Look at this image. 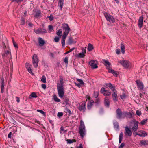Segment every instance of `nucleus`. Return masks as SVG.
Listing matches in <instances>:
<instances>
[{"label":"nucleus","instance_id":"1","mask_svg":"<svg viewBox=\"0 0 148 148\" xmlns=\"http://www.w3.org/2000/svg\"><path fill=\"white\" fill-rule=\"evenodd\" d=\"M60 83H57V88L58 96L60 98H62L64 94V88L63 87V78L62 76H59Z\"/></svg>","mask_w":148,"mask_h":148},{"label":"nucleus","instance_id":"2","mask_svg":"<svg viewBox=\"0 0 148 148\" xmlns=\"http://www.w3.org/2000/svg\"><path fill=\"white\" fill-rule=\"evenodd\" d=\"M105 85L107 86L112 91L113 93L112 95L113 100L115 101H117L118 100L117 91L115 90V86L112 85L111 83H106Z\"/></svg>","mask_w":148,"mask_h":148},{"label":"nucleus","instance_id":"3","mask_svg":"<svg viewBox=\"0 0 148 148\" xmlns=\"http://www.w3.org/2000/svg\"><path fill=\"white\" fill-rule=\"evenodd\" d=\"M85 127L83 121H80V125L79 127V133L81 138H83L86 134Z\"/></svg>","mask_w":148,"mask_h":148},{"label":"nucleus","instance_id":"4","mask_svg":"<svg viewBox=\"0 0 148 148\" xmlns=\"http://www.w3.org/2000/svg\"><path fill=\"white\" fill-rule=\"evenodd\" d=\"M116 117L119 119H124L125 118V112H122L120 108L117 109L116 111Z\"/></svg>","mask_w":148,"mask_h":148},{"label":"nucleus","instance_id":"5","mask_svg":"<svg viewBox=\"0 0 148 148\" xmlns=\"http://www.w3.org/2000/svg\"><path fill=\"white\" fill-rule=\"evenodd\" d=\"M104 16L107 20L110 23H113L115 21V19L112 15L109 13L105 12L104 13Z\"/></svg>","mask_w":148,"mask_h":148},{"label":"nucleus","instance_id":"6","mask_svg":"<svg viewBox=\"0 0 148 148\" xmlns=\"http://www.w3.org/2000/svg\"><path fill=\"white\" fill-rule=\"evenodd\" d=\"M32 60V63L34 66L35 68H37L38 66L39 60L36 54H34L33 56Z\"/></svg>","mask_w":148,"mask_h":148},{"label":"nucleus","instance_id":"7","mask_svg":"<svg viewBox=\"0 0 148 148\" xmlns=\"http://www.w3.org/2000/svg\"><path fill=\"white\" fill-rule=\"evenodd\" d=\"M63 29L64 30H65V31L63 33V34L66 35H68L69 32L71 30L67 24H65L63 25Z\"/></svg>","mask_w":148,"mask_h":148},{"label":"nucleus","instance_id":"8","mask_svg":"<svg viewBox=\"0 0 148 148\" xmlns=\"http://www.w3.org/2000/svg\"><path fill=\"white\" fill-rule=\"evenodd\" d=\"M119 62L125 68H128L129 66L130 62L127 60H120Z\"/></svg>","mask_w":148,"mask_h":148},{"label":"nucleus","instance_id":"9","mask_svg":"<svg viewBox=\"0 0 148 148\" xmlns=\"http://www.w3.org/2000/svg\"><path fill=\"white\" fill-rule=\"evenodd\" d=\"M86 103L85 101H83L82 104L79 106L78 109L80 111H82L83 112L85 111L86 109Z\"/></svg>","mask_w":148,"mask_h":148},{"label":"nucleus","instance_id":"10","mask_svg":"<svg viewBox=\"0 0 148 148\" xmlns=\"http://www.w3.org/2000/svg\"><path fill=\"white\" fill-rule=\"evenodd\" d=\"M136 82L138 89L141 90H143L144 88L143 83L140 80H137Z\"/></svg>","mask_w":148,"mask_h":148},{"label":"nucleus","instance_id":"11","mask_svg":"<svg viewBox=\"0 0 148 148\" xmlns=\"http://www.w3.org/2000/svg\"><path fill=\"white\" fill-rule=\"evenodd\" d=\"M143 16H140L138 21V26L139 28H141L143 25Z\"/></svg>","mask_w":148,"mask_h":148},{"label":"nucleus","instance_id":"12","mask_svg":"<svg viewBox=\"0 0 148 148\" xmlns=\"http://www.w3.org/2000/svg\"><path fill=\"white\" fill-rule=\"evenodd\" d=\"M96 61L95 60H92L89 62V64L92 68L95 69L98 67V66L96 63Z\"/></svg>","mask_w":148,"mask_h":148},{"label":"nucleus","instance_id":"13","mask_svg":"<svg viewBox=\"0 0 148 148\" xmlns=\"http://www.w3.org/2000/svg\"><path fill=\"white\" fill-rule=\"evenodd\" d=\"M125 134L126 136H131L132 135V132L129 128L127 127L125 128Z\"/></svg>","mask_w":148,"mask_h":148},{"label":"nucleus","instance_id":"14","mask_svg":"<svg viewBox=\"0 0 148 148\" xmlns=\"http://www.w3.org/2000/svg\"><path fill=\"white\" fill-rule=\"evenodd\" d=\"M25 66L28 72L32 75H33L34 73H32L31 68V65L29 63H26Z\"/></svg>","mask_w":148,"mask_h":148},{"label":"nucleus","instance_id":"15","mask_svg":"<svg viewBox=\"0 0 148 148\" xmlns=\"http://www.w3.org/2000/svg\"><path fill=\"white\" fill-rule=\"evenodd\" d=\"M95 103L94 101L91 99L90 101H89L87 105V107L88 109L90 110L92 108V107L93 106V104Z\"/></svg>","mask_w":148,"mask_h":148},{"label":"nucleus","instance_id":"16","mask_svg":"<svg viewBox=\"0 0 148 148\" xmlns=\"http://www.w3.org/2000/svg\"><path fill=\"white\" fill-rule=\"evenodd\" d=\"M35 32L38 34L40 33H47V31L44 28H40V29H37L36 30Z\"/></svg>","mask_w":148,"mask_h":148},{"label":"nucleus","instance_id":"17","mask_svg":"<svg viewBox=\"0 0 148 148\" xmlns=\"http://www.w3.org/2000/svg\"><path fill=\"white\" fill-rule=\"evenodd\" d=\"M104 104L105 106L109 108L110 106V101L109 98L106 97L104 99Z\"/></svg>","mask_w":148,"mask_h":148},{"label":"nucleus","instance_id":"18","mask_svg":"<svg viewBox=\"0 0 148 148\" xmlns=\"http://www.w3.org/2000/svg\"><path fill=\"white\" fill-rule=\"evenodd\" d=\"M1 93H3L4 92V78L1 77Z\"/></svg>","mask_w":148,"mask_h":148},{"label":"nucleus","instance_id":"19","mask_svg":"<svg viewBox=\"0 0 148 148\" xmlns=\"http://www.w3.org/2000/svg\"><path fill=\"white\" fill-rule=\"evenodd\" d=\"M76 42V41H74L73 39L71 37L68 39L67 42V44L68 45H70L73 43H75Z\"/></svg>","mask_w":148,"mask_h":148},{"label":"nucleus","instance_id":"20","mask_svg":"<svg viewBox=\"0 0 148 148\" xmlns=\"http://www.w3.org/2000/svg\"><path fill=\"white\" fill-rule=\"evenodd\" d=\"M107 69L108 70L109 73H111L116 77L117 76L118 74L116 71L113 69H110V68H107Z\"/></svg>","mask_w":148,"mask_h":148},{"label":"nucleus","instance_id":"21","mask_svg":"<svg viewBox=\"0 0 148 148\" xmlns=\"http://www.w3.org/2000/svg\"><path fill=\"white\" fill-rule=\"evenodd\" d=\"M103 61L104 63V65L106 66L107 68H110V66L111 65V63L109 62L108 60H103Z\"/></svg>","mask_w":148,"mask_h":148},{"label":"nucleus","instance_id":"22","mask_svg":"<svg viewBox=\"0 0 148 148\" xmlns=\"http://www.w3.org/2000/svg\"><path fill=\"white\" fill-rule=\"evenodd\" d=\"M140 145L142 147H145L146 145H148V144L147 143V141L146 140H141L140 141Z\"/></svg>","mask_w":148,"mask_h":148},{"label":"nucleus","instance_id":"23","mask_svg":"<svg viewBox=\"0 0 148 148\" xmlns=\"http://www.w3.org/2000/svg\"><path fill=\"white\" fill-rule=\"evenodd\" d=\"M59 2L58 6H59L60 8V10H62L63 8L64 4V0H59Z\"/></svg>","mask_w":148,"mask_h":148},{"label":"nucleus","instance_id":"24","mask_svg":"<svg viewBox=\"0 0 148 148\" xmlns=\"http://www.w3.org/2000/svg\"><path fill=\"white\" fill-rule=\"evenodd\" d=\"M38 40L39 43L40 45L41 46H43L45 43L44 40L40 37L38 38Z\"/></svg>","mask_w":148,"mask_h":148},{"label":"nucleus","instance_id":"25","mask_svg":"<svg viewBox=\"0 0 148 148\" xmlns=\"http://www.w3.org/2000/svg\"><path fill=\"white\" fill-rule=\"evenodd\" d=\"M140 132L141 133L140 134H138V136L141 137H144L147 136V133L145 131L143 130L140 131Z\"/></svg>","mask_w":148,"mask_h":148},{"label":"nucleus","instance_id":"26","mask_svg":"<svg viewBox=\"0 0 148 148\" xmlns=\"http://www.w3.org/2000/svg\"><path fill=\"white\" fill-rule=\"evenodd\" d=\"M121 50L122 53L123 54H124L125 51V47L123 43L121 44Z\"/></svg>","mask_w":148,"mask_h":148},{"label":"nucleus","instance_id":"27","mask_svg":"<svg viewBox=\"0 0 148 148\" xmlns=\"http://www.w3.org/2000/svg\"><path fill=\"white\" fill-rule=\"evenodd\" d=\"M114 128L116 130H118L119 129V123L117 121H115L113 123Z\"/></svg>","mask_w":148,"mask_h":148},{"label":"nucleus","instance_id":"28","mask_svg":"<svg viewBox=\"0 0 148 148\" xmlns=\"http://www.w3.org/2000/svg\"><path fill=\"white\" fill-rule=\"evenodd\" d=\"M41 12L40 10H38L35 13L34 15V17L35 18H38L41 16Z\"/></svg>","mask_w":148,"mask_h":148},{"label":"nucleus","instance_id":"29","mask_svg":"<svg viewBox=\"0 0 148 148\" xmlns=\"http://www.w3.org/2000/svg\"><path fill=\"white\" fill-rule=\"evenodd\" d=\"M94 48L93 45L90 43H89L88 45V49L89 51H92Z\"/></svg>","mask_w":148,"mask_h":148},{"label":"nucleus","instance_id":"30","mask_svg":"<svg viewBox=\"0 0 148 148\" xmlns=\"http://www.w3.org/2000/svg\"><path fill=\"white\" fill-rule=\"evenodd\" d=\"M53 100L57 102H59L60 101V100L58 99L55 95H53Z\"/></svg>","mask_w":148,"mask_h":148},{"label":"nucleus","instance_id":"31","mask_svg":"<svg viewBox=\"0 0 148 148\" xmlns=\"http://www.w3.org/2000/svg\"><path fill=\"white\" fill-rule=\"evenodd\" d=\"M126 115L127 116V117L130 118H131L132 117V114L130 112H125V117L126 116Z\"/></svg>","mask_w":148,"mask_h":148},{"label":"nucleus","instance_id":"32","mask_svg":"<svg viewBox=\"0 0 148 148\" xmlns=\"http://www.w3.org/2000/svg\"><path fill=\"white\" fill-rule=\"evenodd\" d=\"M62 31L61 29L58 30L56 32V34L57 35L61 37L62 36Z\"/></svg>","mask_w":148,"mask_h":148},{"label":"nucleus","instance_id":"33","mask_svg":"<svg viewBox=\"0 0 148 148\" xmlns=\"http://www.w3.org/2000/svg\"><path fill=\"white\" fill-rule=\"evenodd\" d=\"M85 56V55L82 52L79 53L77 55V57L79 58H83Z\"/></svg>","mask_w":148,"mask_h":148},{"label":"nucleus","instance_id":"34","mask_svg":"<svg viewBox=\"0 0 148 148\" xmlns=\"http://www.w3.org/2000/svg\"><path fill=\"white\" fill-rule=\"evenodd\" d=\"M30 96H31L33 98H36L37 97L36 94L35 92H32L30 94Z\"/></svg>","mask_w":148,"mask_h":148},{"label":"nucleus","instance_id":"35","mask_svg":"<svg viewBox=\"0 0 148 148\" xmlns=\"http://www.w3.org/2000/svg\"><path fill=\"white\" fill-rule=\"evenodd\" d=\"M41 81L44 83H46V78L44 75H43L41 79Z\"/></svg>","mask_w":148,"mask_h":148},{"label":"nucleus","instance_id":"36","mask_svg":"<svg viewBox=\"0 0 148 148\" xmlns=\"http://www.w3.org/2000/svg\"><path fill=\"white\" fill-rule=\"evenodd\" d=\"M106 90H105V89L104 88L102 87L101 89L100 92L104 95H105V93L106 92Z\"/></svg>","mask_w":148,"mask_h":148},{"label":"nucleus","instance_id":"37","mask_svg":"<svg viewBox=\"0 0 148 148\" xmlns=\"http://www.w3.org/2000/svg\"><path fill=\"white\" fill-rule=\"evenodd\" d=\"M99 95V92L97 91H94V96L95 98H97Z\"/></svg>","mask_w":148,"mask_h":148},{"label":"nucleus","instance_id":"38","mask_svg":"<svg viewBox=\"0 0 148 148\" xmlns=\"http://www.w3.org/2000/svg\"><path fill=\"white\" fill-rule=\"evenodd\" d=\"M25 24V19L23 17H21V25H24Z\"/></svg>","mask_w":148,"mask_h":148},{"label":"nucleus","instance_id":"39","mask_svg":"<svg viewBox=\"0 0 148 148\" xmlns=\"http://www.w3.org/2000/svg\"><path fill=\"white\" fill-rule=\"evenodd\" d=\"M111 94V92H109L108 90H106L105 93V95H104L106 96H108L110 95Z\"/></svg>","mask_w":148,"mask_h":148},{"label":"nucleus","instance_id":"40","mask_svg":"<svg viewBox=\"0 0 148 148\" xmlns=\"http://www.w3.org/2000/svg\"><path fill=\"white\" fill-rule=\"evenodd\" d=\"M77 81L79 82V83L82 86V85H84V83L83 82V80L82 79H77Z\"/></svg>","mask_w":148,"mask_h":148},{"label":"nucleus","instance_id":"41","mask_svg":"<svg viewBox=\"0 0 148 148\" xmlns=\"http://www.w3.org/2000/svg\"><path fill=\"white\" fill-rule=\"evenodd\" d=\"M65 110V111H64V113L66 112V113L67 112H68L69 115H70L71 114V111L69 109L67 108H66Z\"/></svg>","mask_w":148,"mask_h":148},{"label":"nucleus","instance_id":"42","mask_svg":"<svg viewBox=\"0 0 148 148\" xmlns=\"http://www.w3.org/2000/svg\"><path fill=\"white\" fill-rule=\"evenodd\" d=\"M60 37H58V36H56L54 38V40L55 42H58L60 40Z\"/></svg>","mask_w":148,"mask_h":148},{"label":"nucleus","instance_id":"43","mask_svg":"<svg viewBox=\"0 0 148 148\" xmlns=\"http://www.w3.org/2000/svg\"><path fill=\"white\" fill-rule=\"evenodd\" d=\"M147 121V119H144L140 122V124L141 125H144L146 123Z\"/></svg>","mask_w":148,"mask_h":148},{"label":"nucleus","instance_id":"44","mask_svg":"<svg viewBox=\"0 0 148 148\" xmlns=\"http://www.w3.org/2000/svg\"><path fill=\"white\" fill-rule=\"evenodd\" d=\"M37 111L40 113H41L43 115H45V112L42 110H40L38 109L37 110Z\"/></svg>","mask_w":148,"mask_h":148},{"label":"nucleus","instance_id":"45","mask_svg":"<svg viewBox=\"0 0 148 148\" xmlns=\"http://www.w3.org/2000/svg\"><path fill=\"white\" fill-rule=\"evenodd\" d=\"M136 114L138 116H140L141 114V112L139 110H137L136 111Z\"/></svg>","mask_w":148,"mask_h":148},{"label":"nucleus","instance_id":"46","mask_svg":"<svg viewBox=\"0 0 148 148\" xmlns=\"http://www.w3.org/2000/svg\"><path fill=\"white\" fill-rule=\"evenodd\" d=\"M63 113L62 112H58V113L57 116L59 117H60L63 116Z\"/></svg>","mask_w":148,"mask_h":148},{"label":"nucleus","instance_id":"47","mask_svg":"<svg viewBox=\"0 0 148 148\" xmlns=\"http://www.w3.org/2000/svg\"><path fill=\"white\" fill-rule=\"evenodd\" d=\"M100 99L99 98H97L96 99L95 102H94L95 103H96L97 104H99L100 102Z\"/></svg>","mask_w":148,"mask_h":148},{"label":"nucleus","instance_id":"48","mask_svg":"<svg viewBox=\"0 0 148 148\" xmlns=\"http://www.w3.org/2000/svg\"><path fill=\"white\" fill-rule=\"evenodd\" d=\"M75 49V48L74 47H73V48H71V49H70V50L69 51H67V52L65 53L64 54H66L69 53L70 52H71L72 51H73Z\"/></svg>","mask_w":148,"mask_h":148},{"label":"nucleus","instance_id":"49","mask_svg":"<svg viewBox=\"0 0 148 148\" xmlns=\"http://www.w3.org/2000/svg\"><path fill=\"white\" fill-rule=\"evenodd\" d=\"M48 18L50 21H52L53 19V17L52 14H51L50 16L48 17Z\"/></svg>","mask_w":148,"mask_h":148},{"label":"nucleus","instance_id":"50","mask_svg":"<svg viewBox=\"0 0 148 148\" xmlns=\"http://www.w3.org/2000/svg\"><path fill=\"white\" fill-rule=\"evenodd\" d=\"M67 35L63 34L61 40H65L66 37Z\"/></svg>","mask_w":148,"mask_h":148},{"label":"nucleus","instance_id":"51","mask_svg":"<svg viewBox=\"0 0 148 148\" xmlns=\"http://www.w3.org/2000/svg\"><path fill=\"white\" fill-rule=\"evenodd\" d=\"M134 121L135 123H134V126H136L138 127V121H137L135 120H134Z\"/></svg>","mask_w":148,"mask_h":148},{"label":"nucleus","instance_id":"52","mask_svg":"<svg viewBox=\"0 0 148 148\" xmlns=\"http://www.w3.org/2000/svg\"><path fill=\"white\" fill-rule=\"evenodd\" d=\"M53 27L52 25H49L48 26V29L49 30L51 31L53 29Z\"/></svg>","mask_w":148,"mask_h":148},{"label":"nucleus","instance_id":"53","mask_svg":"<svg viewBox=\"0 0 148 148\" xmlns=\"http://www.w3.org/2000/svg\"><path fill=\"white\" fill-rule=\"evenodd\" d=\"M68 57H66L64 60V61L65 63H68Z\"/></svg>","mask_w":148,"mask_h":148},{"label":"nucleus","instance_id":"54","mask_svg":"<svg viewBox=\"0 0 148 148\" xmlns=\"http://www.w3.org/2000/svg\"><path fill=\"white\" fill-rule=\"evenodd\" d=\"M64 101L67 103H68L69 100L67 97H65L64 98Z\"/></svg>","mask_w":148,"mask_h":148},{"label":"nucleus","instance_id":"55","mask_svg":"<svg viewBox=\"0 0 148 148\" xmlns=\"http://www.w3.org/2000/svg\"><path fill=\"white\" fill-rule=\"evenodd\" d=\"M67 143L68 144H71L73 143L72 140L70 139H68L66 140Z\"/></svg>","mask_w":148,"mask_h":148},{"label":"nucleus","instance_id":"56","mask_svg":"<svg viewBox=\"0 0 148 148\" xmlns=\"http://www.w3.org/2000/svg\"><path fill=\"white\" fill-rule=\"evenodd\" d=\"M86 50L85 49H84L82 47V53L85 54L86 53Z\"/></svg>","mask_w":148,"mask_h":148},{"label":"nucleus","instance_id":"57","mask_svg":"<svg viewBox=\"0 0 148 148\" xmlns=\"http://www.w3.org/2000/svg\"><path fill=\"white\" fill-rule=\"evenodd\" d=\"M125 145L124 143H122L121 145L119 146V148H123V147Z\"/></svg>","mask_w":148,"mask_h":148},{"label":"nucleus","instance_id":"58","mask_svg":"<svg viewBox=\"0 0 148 148\" xmlns=\"http://www.w3.org/2000/svg\"><path fill=\"white\" fill-rule=\"evenodd\" d=\"M23 0H13L12 2H15L16 3H18L22 1Z\"/></svg>","mask_w":148,"mask_h":148},{"label":"nucleus","instance_id":"59","mask_svg":"<svg viewBox=\"0 0 148 148\" xmlns=\"http://www.w3.org/2000/svg\"><path fill=\"white\" fill-rule=\"evenodd\" d=\"M65 40H61V43L63 47L65 46Z\"/></svg>","mask_w":148,"mask_h":148},{"label":"nucleus","instance_id":"60","mask_svg":"<svg viewBox=\"0 0 148 148\" xmlns=\"http://www.w3.org/2000/svg\"><path fill=\"white\" fill-rule=\"evenodd\" d=\"M75 84L76 86H78L79 88L80 87L82 86L79 83H77L76 82H75Z\"/></svg>","mask_w":148,"mask_h":148},{"label":"nucleus","instance_id":"61","mask_svg":"<svg viewBox=\"0 0 148 148\" xmlns=\"http://www.w3.org/2000/svg\"><path fill=\"white\" fill-rule=\"evenodd\" d=\"M42 88L44 89H45L46 88V85L45 84H42L41 85Z\"/></svg>","mask_w":148,"mask_h":148},{"label":"nucleus","instance_id":"62","mask_svg":"<svg viewBox=\"0 0 148 148\" xmlns=\"http://www.w3.org/2000/svg\"><path fill=\"white\" fill-rule=\"evenodd\" d=\"M75 148H83L82 144V143L80 144L79 146H77Z\"/></svg>","mask_w":148,"mask_h":148},{"label":"nucleus","instance_id":"63","mask_svg":"<svg viewBox=\"0 0 148 148\" xmlns=\"http://www.w3.org/2000/svg\"><path fill=\"white\" fill-rule=\"evenodd\" d=\"M116 53L117 54H119L120 53V50L119 49H117L116 51Z\"/></svg>","mask_w":148,"mask_h":148},{"label":"nucleus","instance_id":"64","mask_svg":"<svg viewBox=\"0 0 148 148\" xmlns=\"http://www.w3.org/2000/svg\"><path fill=\"white\" fill-rule=\"evenodd\" d=\"M13 44L15 48L17 49L18 48V45L16 43V42L13 43Z\"/></svg>","mask_w":148,"mask_h":148}]
</instances>
